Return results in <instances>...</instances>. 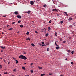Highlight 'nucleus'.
<instances>
[{"label": "nucleus", "instance_id": "nucleus-20", "mask_svg": "<svg viewBox=\"0 0 76 76\" xmlns=\"http://www.w3.org/2000/svg\"><path fill=\"white\" fill-rule=\"evenodd\" d=\"M64 13L65 14V15H66V16H68L67 13V12H64Z\"/></svg>", "mask_w": 76, "mask_h": 76}, {"label": "nucleus", "instance_id": "nucleus-28", "mask_svg": "<svg viewBox=\"0 0 76 76\" xmlns=\"http://www.w3.org/2000/svg\"><path fill=\"white\" fill-rule=\"evenodd\" d=\"M51 23V20H50L49 22V23Z\"/></svg>", "mask_w": 76, "mask_h": 76}, {"label": "nucleus", "instance_id": "nucleus-10", "mask_svg": "<svg viewBox=\"0 0 76 76\" xmlns=\"http://www.w3.org/2000/svg\"><path fill=\"white\" fill-rule=\"evenodd\" d=\"M38 68H39V69L40 70H41V69L42 68V67L38 66Z\"/></svg>", "mask_w": 76, "mask_h": 76}, {"label": "nucleus", "instance_id": "nucleus-39", "mask_svg": "<svg viewBox=\"0 0 76 76\" xmlns=\"http://www.w3.org/2000/svg\"><path fill=\"white\" fill-rule=\"evenodd\" d=\"M56 45V46L57 47H59V45H57V44Z\"/></svg>", "mask_w": 76, "mask_h": 76}, {"label": "nucleus", "instance_id": "nucleus-45", "mask_svg": "<svg viewBox=\"0 0 76 76\" xmlns=\"http://www.w3.org/2000/svg\"><path fill=\"white\" fill-rule=\"evenodd\" d=\"M3 17H5V18H6V15L3 16Z\"/></svg>", "mask_w": 76, "mask_h": 76}, {"label": "nucleus", "instance_id": "nucleus-8", "mask_svg": "<svg viewBox=\"0 0 76 76\" xmlns=\"http://www.w3.org/2000/svg\"><path fill=\"white\" fill-rule=\"evenodd\" d=\"M31 11H28L27 12V13L28 14H30V13H31Z\"/></svg>", "mask_w": 76, "mask_h": 76}, {"label": "nucleus", "instance_id": "nucleus-56", "mask_svg": "<svg viewBox=\"0 0 76 76\" xmlns=\"http://www.w3.org/2000/svg\"><path fill=\"white\" fill-rule=\"evenodd\" d=\"M2 67L1 66H0V69H1V68H2Z\"/></svg>", "mask_w": 76, "mask_h": 76}, {"label": "nucleus", "instance_id": "nucleus-63", "mask_svg": "<svg viewBox=\"0 0 76 76\" xmlns=\"http://www.w3.org/2000/svg\"><path fill=\"white\" fill-rule=\"evenodd\" d=\"M26 64V63H25L24 64Z\"/></svg>", "mask_w": 76, "mask_h": 76}, {"label": "nucleus", "instance_id": "nucleus-17", "mask_svg": "<svg viewBox=\"0 0 76 76\" xmlns=\"http://www.w3.org/2000/svg\"><path fill=\"white\" fill-rule=\"evenodd\" d=\"M23 25H20V28H23Z\"/></svg>", "mask_w": 76, "mask_h": 76}, {"label": "nucleus", "instance_id": "nucleus-14", "mask_svg": "<svg viewBox=\"0 0 76 76\" xmlns=\"http://www.w3.org/2000/svg\"><path fill=\"white\" fill-rule=\"evenodd\" d=\"M69 20L68 19V20H72V18H69Z\"/></svg>", "mask_w": 76, "mask_h": 76}, {"label": "nucleus", "instance_id": "nucleus-35", "mask_svg": "<svg viewBox=\"0 0 76 76\" xmlns=\"http://www.w3.org/2000/svg\"><path fill=\"white\" fill-rule=\"evenodd\" d=\"M47 51H49V48H47Z\"/></svg>", "mask_w": 76, "mask_h": 76}, {"label": "nucleus", "instance_id": "nucleus-46", "mask_svg": "<svg viewBox=\"0 0 76 76\" xmlns=\"http://www.w3.org/2000/svg\"><path fill=\"white\" fill-rule=\"evenodd\" d=\"M42 45V47H44V46L45 45Z\"/></svg>", "mask_w": 76, "mask_h": 76}, {"label": "nucleus", "instance_id": "nucleus-25", "mask_svg": "<svg viewBox=\"0 0 76 76\" xmlns=\"http://www.w3.org/2000/svg\"><path fill=\"white\" fill-rule=\"evenodd\" d=\"M8 73L7 72H5L4 73V74L5 75H7Z\"/></svg>", "mask_w": 76, "mask_h": 76}, {"label": "nucleus", "instance_id": "nucleus-62", "mask_svg": "<svg viewBox=\"0 0 76 76\" xmlns=\"http://www.w3.org/2000/svg\"><path fill=\"white\" fill-rule=\"evenodd\" d=\"M1 65H0V67H1Z\"/></svg>", "mask_w": 76, "mask_h": 76}, {"label": "nucleus", "instance_id": "nucleus-44", "mask_svg": "<svg viewBox=\"0 0 76 76\" xmlns=\"http://www.w3.org/2000/svg\"><path fill=\"white\" fill-rule=\"evenodd\" d=\"M33 63H31V66H32V65H33Z\"/></svg>", "mask_w": 76, "mask_h": 76}, {"label": "nucleus", "instance_id": "nucleus-19", "mask_svg": "<svg viewBox=\"0 0 76 76\" xmlns=\"http://www.w3.org/2000/svg\"><path fill=\"white\" fill-rule=\"evenodd\" d=\"M26 52H23V54H26Z\"/></svg>", "mask_w": 76, "mask_h": 76}, {"label": "nucleus", "instance_id": "nucleus-2", "mask_svg": "<svg viewBox=\"0 0 76 76\" xmlns=\"http://www.w3.org/2000/svg\"><path fill=\"white\" fill-rule=\"evenodd\" d=\"M17 18H19V19H20L21 18H22V17L20 16V15H18L17 16Z\"/></svg>", "mask_w": 76, "mask_h": 76}, {"label": "nucleus", "instance_id": "nucleus-52", "mask_svg": "<svg viewBox=\"0 0 76 76\" xmlns=\"http://www.w3.org/2000/svg\"><path fill=\"white\" fill-rule=\"evenodd\" d=\"M9 26V25H7V27H8Z\"/></svg>", "mask_w": 76, "mask_h": 76}, {"label": "nucleus", "instance_id": "nucleus-30", "mask_svg": "<svg viewBox=\"0 0 76 76\" xmlns=\"http://www.w3.org/2000/svg\"><path fill=\"white\" fill-rule=\"evenodd\" d=\"M74 53V51H72L71 52V53L72 54H73Z\"/></svg>", "mask_w": 76, "mask_h": 76}, {"label": "nucleus", "instance_id": "nucleus-37", "mask_svg": "<svg viewBox=\"0 0 76 76\" xmlns=\"http://www.w3.org/2000/svg\"><path fill=\"white\" fill-rule=\"evenodd\" d=\"M14 23H15V22H13L12 23V24H14Z\"/></svg>", "mask_w": 76, "mask_h": 76}, {"label": "nucleus", "instance_id": "nucleus-54", "mask_svg": "<svg viewBox=\"0 0 76 76\" xmlns=\"http://www.w3.org/2000/svg\"><path fill=\"white\" fill-rule=\"evenodd\" d=\"M10 63V62L9 61L8 62V64H9Z\"/></svg>", "mask_w": 76, "mask_h": 76}, {"label": "nucleus", "instance_id": "nucleus-41", "mask_svg": "<svg viewBox=\"0 0 76 76\" xmlns=\"http://www.w3.org/2000/svg\"><path fill=\"white\" fill-rule=\"evenodd\" d=\"M4 61L5 63H6V60H4Z\"/></svg>", "mask_w": 76, "mask_h": 76}, {"label": "nucleus", "instance_id": "nucleus-12", "mask_svg": "<svg viewBox=\"0 0 76 76\" xmlns=\"http://www.w3.org/2000/svg\"><path fill=\"white\" fill-rule=\"evenodd\" d=\"M47 7V6L46 4H45L43 5V7Z\"/></svg>", "mask_w": 76, "mask_h": 76}, {"label": "nucleus", "instance_id": "nucleus-9", "mask_svg": "<svg viewBox=\"0 0 76 76\" xmlns=\"http://www.w3.org/2000/svg\"><path fill=\"white\" fill-rule=\"evenodd\" d=\"M48 31H50V30H51V28L50 27H49L48 28Z\"/></svg>", "mask_w": 76, "mask_h": 76}, {"label": "nucleus", "instance_id": "nucleus-21", "mask_svg": "<svg viewBox=\"0 0 76 76\" xmlns=\"http://www.w3.org/2000/svg\"><path fill=\"white\" fill-rule=\"evenodd\" d=\"M56 49H57V50H58V49H59L60 48V47H56Z\"/></svg>", "mask_w": 76, "mask_h": 76}, {"label": "nucleus", "instance_id": "nucleus-59", "mask_svg": "<svg viewBox=\"0 0 76 76\" xmlns=\"http://www.w3.org/2000/svg\"><path fill=\"white\" fill-rule=\"evenodd\" d=\"M67 55H69V54L68 53H67Z\"/></svg>", "mask_w": 76, "mask_h": 76}, {"label": "nucleus", "instance_id": "nucleus-4", "mask_svg": "<svg viewBox=\"0 0 76 76\" xmlns=\"http://www.w3.org/2000/svg\"><path fill=\"white\" fill-rule=\"evenodd\" d=\"M23 59L24 60H26V59H27V58L25 56H23Z\"/></svg>", "mask_w": 76, "mask_h": 76}, {"label": "nucleus", "instance_id": "nucleus-16", "mask_svg": "<svg viewBox=\"0 0 76 76\" xmlns=\"http://www.w3.org/2000/svg\"><path fill=\"white\" fill-rule=\"evenodd\" d=\"M26 40H29V41H31V39L29 38H28L26 39Z\"/></svg>", "mask_w": 76, "mask_h": 76}, {"label": "nucleus", "instance_id": "nucleus-32", "mask_svg": "<svg viewBox=\"0 0 76 76\" xmlns=\"http://www.w3.org/2000/svg\"><path fill=\"white\" fill-rule=\"evenodd\" d=\"M16 69H14L13 70V72H16Z\"/></svg>", "mask_w": 76, "mask_h": 76}, {"label": "nucleus", "instance_id": "nucleus-11", "mask_svg": "<svg viewBox=\"0 0 76 76\" xmlns=\"http://www.w3.org/2000/svg\"><path fill=\"white\" fill-rule=\"evenodd\" d=\"M15 60V61H16V64H18V61L16 59Z\"/></svg>", "mask_w": 76, "mask_h": 76}, {"label": "nucleus", "instance_id": "nucleus-38", "mask_svg": "<svg viewBox=\"0 0 76 76\" xmlns=\"http://www.w3.org/2000/svg\"><path fill=\"white\" fill-rule=\"evenodd\" d=\"M42 44H44V42H42Z\"/></svg>", "mask_w": 76, "mask_h": 76}, {"label": "nucleus", "instance_id": "nucleus-48", "mask_svg": "<svg viewBox=\"0 0 76 76\" xmlns=\"http://www.w3.org/2000/svg\"><path fill=\"white\" fill-rule=\"evenodd\" d=\"M12 58H13V59H14V60H15V58L14 57H12Z\"/></svg>", "mask_w": 76, "mask_h": 76}, {"label": "nucleus", "instance_id": "nucleus-22", "mask_svg": "<svg viewBox=\"0 0 76 76\" xmlns=\"http://www.w3.org/2000/svg\"><path fill=\"white\" fill-rule=\"evenodd\" d=\"M63 22H64V21H61L60 22V23H61V24H62V23H63Z\"/></svg>", "mask_w": 76, "mask_h": 76}, {"label": "nucleus", "instance_id": "nucleus-18", "mask_svg": "<svg viewBox=\"0 0 76 76\" xmlns=\"http://www.w3.org/2000/svg\"><path fill=\"white\" fill-rule=\"evenodd\" d=\"M22 69H23V70H25L26 69L25 68V67H24V66H23L22 67Z\"/></svg>", "mask_w": 76, "mask_h": 76}, {"label": "nucleus", "instance_id": "nucleus-27", "mask_svg": "<svg viewBox=\"0 0 76 76\" xmlns=\"http://www.w3.org/2000/svg\"><path fill=\"white\" fill-rule=\"evenodd\" d=\"M21 21L20 20H19L18 21V23H20Z\"/></svg>", "mask_w": 76, "mask_h": 76}, {"label": "nucleus", "instance_id": "nucleus-58", "mask_svg": "<svg viewBox=\"0 0 76 76\" xmlns=\"http://www.w3.org/2000/svg\"><path fill=\"white\" fill-rule=\"evenodd\" d=\"M25 76H29V75H25Z\"/></svg>", "mask_w": 76, "mask_h": 76}, {"label": "nucleus", "instance_id": "nucleus-57", "mask_svg": "<svg viewBox=\"0 0 76 76\" xmlns=\"http://www.w3.org/2000/svg\"><path fill=\"white\" fill-rule=\"evenodd\" d=\"M1 52H3V50H1Z\"/></svg>", "mask_w": 76, "mask_h": 76}, {"label": "nucleus", "instance_id": "nucleus-5", "mask_svg": "<svg viewBox=\"0 0 76 76\" xmlns=\"http://www.w3.org/2000/svg\"><path fill=\"white\" fill-rule=\"evenodd\" d=\"M34 3V1H31L30 2V3L31 5H33Z\"/></svg>", "mask_w": 76, "mask_h": 76}, {"label": "nucleus", "instance_id": "nucleus-6", "mask_svg": "<svg viewBox=\"0 0 76 76\" xmlns=\"http://www.w3.org/2000/svg\"><path fill=\"white\" fill-rule=\"evenodd\" d=\"M0 47V48H1L2 49H5V48H6V47H5V46L3 47V46H1Z\"/></svg>", "mask_w": 76, "mask_h": 76}, {"label": "nucleus", "instance_id": "nucleus-13", "mask_svg": "<svg viewBox=\"0 0 76 76\" xmlns=\"http://www.w3.org/2000/svg\"><path fill=\"white\" fill-rule=\"evenodd\" d=\"M26 34L27 35H29V31H27L26 33Z\"/></svg>", "mask_w": 76, "mask_h": 76}, {"label": "nucleus", "instance_id": "nucleus-26", "mask_svg": "<svg viewBox=\"0 0 76 76\" xmlns=\"http://www.w3.org/2000/svg\"><path fill=\"white\" fill-rule=\"evenodd\" d=\"M49 34L48 33H47V34H45V36H46V37H47L48 36Z\"/></svg>", "mask_w": 76, "mask_h": 76}, {"label": "nucleus", "instance_id": "nucleus-61", "mask_svg": "<svg viewBox=\"0 0 76 76\" xmlns=\"http://www.w3.org/2000/svg\"><path fill=\"white\" fill-rule=\"evenodd\" d=\"M0 59H1H1H2V58H0Z\"/></svg>", "mask_w": 76, "mask_h": 76}, {"label": "nucleus", "instance_id": "nucleus-42", "mask_svg": "<svg viewBox=\"0 0 76 76\" xmlns=\"http://www.w3.org/2000/svg\"><path fill=\"white\" fill-rule=\"evenodd\" d=\"M65 42H66V41H63V44H64V43H65Z\"/></svg>", "mask_w": 76, "mask_h": 76}, {"label": "nucleus", "instance_id": "nucleus-7", "mask_svg": "<svg viewBox=\"0 0 76 76\" xmlns=\"http://www.w3.org/2000/svg\"><path fill=\"white\" fill-rule=\"evenodd\" d=\"M14 13L15 15H18V11H15L14 12Z\"/></svg>", "mask_w": 76, "mask_h": 76}, {"label": "nucleus", "instance_id": "nucleus-29", "mask_svg": "<svg viewBox=\"0 0 76 76\" xmlns=\"http://www.w3.org/2000/svg\"><path fill=\"white\" fill-rule=\"evenodd\" d=\"M71 64H72V65H73L74 64L73 63V62H72L71 63Z\"/></svg>", "mask_w": 76, "mask_h": 76}, {"label": "nucleus", "instance_id": "nucleus-43", "mask_svg": "<svg viewBox=\"0 0 76 76\" xmlns=\"http://www.w3.org/2000/svg\"><path fill=\"white\" fill-rule=\"evenodd\" d=\"M55 45H57V43H56V42H55Z\"/></svg>", "mask_w": 76, "mask_h": 76}, {"label": "nucleus", "instance_id": "nucleus-33", "mask_svg": "<svg viewBox=\"0 0 76 76\" xmlns=\"http://www.w3.org/2000/svg\"><path fill=\"white\" fill-rule=\"evenodd\" d=\"M60 40L61 41H62V39L61 38H60Z\"/></svg>", "mask_w": 76, "mask_h": 76}, {"label": "nucleus", "instance_id": "nucleus-40", "mask_svg": "<svg viewBox=\"0 0 76 76\" xmlns=\"http://www.w3.org/2000/svg\"><path fill=\"white\" fill-rule=\"evenodd\" d=\"M55 35L56 36H57V33H55Z\"/></svg>", "mask_w": 76, "mask_h": 76}, {"label": "nucleus", "instance_id": "nucleus-31", "mask_svg": "<svg viewBox=\"0 0 76 76\" xmlns=\"http://www.w3.org/2000/svg\"><path fill=\"white\" fill-rule=\"evenodd\" d=\"M67 51H68V53H70V50H67Z\"/></svg>", "mask_w": 76, "mask_h": 76}, {"label": "nucleus", "instance_id": "nucleus-64", "mask_svg": "<svg viewBox=\"0 0 76 76\" xmlns=\"http://www.w3.org/2000/svg\"><path fill=\"white\" fill-rule=\"evenodd\" d=\"M58 16H59V15H58Z\"/></svg>", "mask_w": 76, "mask_h": 76}, {"label": "nucleus", "instance_id": "nucleus-53", "mask_svg": "<svg viewBox=\"0 0 76 76\" xmlns=\"http://www.w3.org/2000/svg\"><path fill=\"white\" fill-rule=\"evenodd\" d=\"M2 34H4V33L3 32H2Z\"/></svg>", "mask_w": 76, "mask_h": 76}, {"label": "nucleus", "instance_id": "nucleus-60", "mask_svg": "<svg viewBox=\"0 0 76 76\" xmlns=\"http://www.w3.org/2000/svg\"><path fill=\"white\" fill-rule=\"evenodd\" d=\"M44 29H45V30H45V28Z\"/></svg>", "mask_w": 76, "mask_h": 76}, {"label": "nucleus", "instance_id": "nucleus-23", "mask_svg": "<svg viewBox=\"0 0 76 76\" xmlns=\"http://www.w3.org/2000/svg\"><path fill=\"white\" fill-rule=\"evenodd\" d=\"M44 75H45V74H41V76H44Z\"/></svg>", "mask_w": 76, "mask_h": 76}, {"label": "nucleus", "instance_id": "nucleus-55", "mask_svg": "<svg viewBox=\"0 0 76 76\" xmlns=\"http://www.w3.org/2000/svg\"><path fill=\"white\" fill-rule=\"evenodd\" d=\"M19 31H18V32H17V34H19Z\"/></svg>", "mask_w": 76, "mask_h": 76}, {"label": "nucleus", "instance_id": "nucleus-34", "mask_svg": "<svg viewBox=\"0 0 76 76\" xmlns=\"http://www.w3.org/2000/svg\"><path fill=\"white\" fill-rule=\"evenodd\" d=\"M35 33L36 34H38V32H37V31H35Z\"/></svg>", "mask_w": 76, "mask_h": 76}, {"label": "nucleus", "instance_id": "nucleus-47", "mask_svg": "<svg viewBox=\"0 0 76 76\" xmlns=\"http://www.w3.org/2000/svg\"><path fill=\"white\" fill-rule=\"evenodd\" d=\"M49 75H50V76H51L52 75L50 73L49 74Z\"/></svg>", "mask_w": 76, "mask_h": 76}, {"label": "nucleus", "instance_id": "nucleus-50", "mask_svg": "<svg viewBox=\"0 0 76 76\" xmlns=\"http://www.w3.org/2000/svg\"><path fill=\"white\" fill-rule=\"evenodd\" d=\"M65 60H67V58H66L65 59Z\"/></svg>", "mask_w": 76, "mask_h": 76}, {"label": "nucleus", "instance_id": "nucleus-1", "mask_svg": "<svg viewBox=\"0 0 76 76\" xmlns=\"http://www.w3.org/2000/svg\"><path fill=\"white\" fill-rule=\"evenodd\" d=\"M53 12H58V10H57V9L55 8L52 10Z\"/></svg>", "mask_w": 76, "mask_h": 76}, {"label": "nucleus", "instance_id": "nucleus-3", "mask_svg": "<svg viewBox=\"0 0 76 76\" xmlns=\"http://www.w3.org/2000/svg\"><path fill=\"white\" fill-rule=\"evenodd\" d=\"M23 56L22 55H21L20 56H19V58H21L22 59H23Z\"/></svg>", "mask_w": 76, "mask_h": 76}, {"label": "nucleus", "instance_id": "nucleus-49", "mask_svg": "<svg viewBox=\"0 0 76 76\" xmlns=\"http://www.w3.org/2000/svg\"><path fill=\"white\" fill-rule=\"evenodd\" d=\"M72 26H69V27H70V28H72Z\"/></svg>", "mask_w": 76, "mask_h": 76}, {"label": "nucleus", "instance_id": "nucleus-24", "mask_svg": "<svg viewBox=\"0 0 76 76\" xmlns=\"http://www.w3.org/2000/svg\"><path fill=\"white\" fill-rule=\"evenodd\" d=\"M13 29V28H11L9 29V30H12Z\"/></svg>", "mask_w": 76, "mask_h": 76}, {"label": "nucleus", "instance_id": "nucleus-51", "mask_svg": "<svg viewBox=\"0 0 76 76\" xmlns=\"http://www.w3.org/2000/svg\"><path fill=\"white\" fill-rule=\"evenodd\" d=\"M28 12H24V13H27Z\"/></svg>", "mask_w": 76, "mask_h": 76}, {"label": "nucleus", "instance_id": "nucleus-36", "mask_svg": "<svg viewBox=\"0 0 76 76\" xmlns=\"http://www.w3.org/2000/svg\"><path fill=\"white\" fill-rule=\"evenodd\" d=\"M31 73H33V72H34V71H33L32 70H31Z\"/></svg>", "mask_w": 76, "mask_h": 76}, {"label": "nucleus", "instance_id": "nucleus-15", "mask_svg": "<svg viewBox=\"0 0 76 76\" xmlns=\"http://www.w3.org/2000/svg\"><path fill=\"white\" fill-rule=\"evenodd\" d=\"M31 45L32 46H33V47H35V45L33 43H31Z\"/></svg>", "mask_w": 76, "mask_h": 76}]
</instances>
